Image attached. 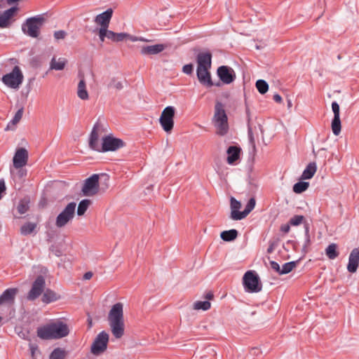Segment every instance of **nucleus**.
Returning a JSON list of instances; mask_svg holds the SVG:
<instances>
[{"label":"nucleus","instance_id":"1","mask_svg":"<svg viewBox=\"0 0 359 359\" xmlns=\"http://www.w3.org/2000/svg\"><path fill=\"white\" fill-rule=\"evenodd\" d=\"M36 332L37 336L41 339H57L67 336L69 330L66 323L57 320L38 327Z\"/></svg>","mask_w":359,"mask_h":359},{"label":"nucleus","instance_id":"2","mask_svg":"<svg viewBox=\"0 0 359 359\" xmlns=\"http://www.w3.org/2000/svg\"><path fill=\"white\" fill-rule=\"evenodd\" d=\"M108 321L114 337L116 339L121 338L125 330L122 303L118 302L112 306L108 314Z\"/></svg>","mask_w":359,"mask_h":359},{"label":"nucleus","instance_id":"3","mask_svg":"<svg viewBox=\"0 0 359 359\" xmlns=\"http://www.w3.org/2000/svg\"><path fill=\"white\" fill-rule=\"evenodd\" d=\"M212 123L217 129V134L225 135L229 130L228 117L224 109V105L220 102H216Z\"/></svg>","mask_w":359,"mask_h":359},{"label":"nucleus","instance_id":"4","mask_svg":"<svg viewBox=\"0 0 359 359\" xmlns=\"http://www.w3.org/2000/svg\"><path fill=\"white\" fill-rule=\"evenodd\" d=\"M46 18L43 15H37L27 18L22 25L23 33L32 38H37L40 34V29L43 27Z\"/></svg>","mask_w":359,"mask_h":359},{"label":"nucleus","instance_id":"5","mask_svg":"<svg viewBox=\"0 0 359 359\" xmlns=\"http://www.w3.org/2000/svg\"><path fill=\"white\" fill-rule=\"evenodd\" d=\"M243 284L247 292L256 293L260 292L262 289L259 278L254 271H248L244 274Z\"/></svg>","mask_w":359,"mask_h":359},{"label":"nucleus","instance_id":"6","mask_svg":"<svg viewBox=\"0 0 359 359\" xmlns=\"http://www.w3.org/2000/svg\"><path fill=\"white\" fill-rule=\"evenodd\" d=\"M24 76L18 66H15L11 72L2 77L3 83L9 88L17 89L22 83Z\"/></svg>","mask_w":359,"mask_h":359},{"label":"nucleus","instance_id":"7","mask_svg":"<svg viewBox=\"0 0 359 359\" xmlns=\"http://www.w3.org/2000/svg\"><path fill=\"white\" fill-rule=\"evenodd\" d=\"M76 204L71 202L67 204L65 209L57 216L55 226L57 228H62L72 220L75 215Z\"/></svg>","mask_w":359,"mask_h":359},{"label":"nucleus","instance_id":"8","mask_svg":"<svg viewBox=\"0 0 359 359\" xmlns=\"http://www.w3.org/2000/svg\"><path fill=\"white\" fill-rule=\"evenodd\" d=\"M175 108L172 106L166 107L162 111L159 122L166 133H170L174 127Z\"/></svg>","mask_w":359,"mask_h":359},{"label":"nucleus","instance_id":"9","mask_svg":"<svg viewBox=\"0 0 359 359\" xmlns=\"http://www.w3.org/2000/svg\"><path fill=\"white\" fill-rule=\"evenodd\" d=\"M109 334L105 331H102L95 337L93 342L90 351L95 355H100L107 348Z\"/></svg>","mask_w":359,"mask_h":359},{"label":"nucleus","instance_id":"10","mask_svg":"<svg viewBox=\"0 0 359 359\" xmlns=\"http://www.w3.org/2000/svg\"><path fill=\"white\" fill-rule=\"evenodd\" d=\"M100 175L94 174L87 178L83 185L81 191L85 196H93L99 191Z\"/></svg>","mask_w":359,"mask_h":359},{"label":"nucleus","instance_id":"11","mask_svg":"<svg viewBox=\"0 0 359 359\" xmlns=\"http://www.w3.org/2000/svg\"><path fill=\"white\" fill-rule=\"evenodd\" d=\"M45 286V278L41 275L38 276L32 285V287L27 295V299L29 301H34L39 298L44 292Z\"/></svg>","mask_w":359,"mask_h":359},{"label":"nucleus","instance_id":"12","mask_svg":"<svg viewBox=\"0 0 359 359\" xmlns=\"http://www.w3.org/2000/svg\"><path fill=\"white\" fill-rule=\"evenodd\" d=\"M125 146V142L119 138L107 135L102 138V152L114 151Z\"/></svg>","mask_w":359,"mask_h":359},{"label":"nucleus","instance_id":"13","mask_svg":"<svg viewBox=\"0 0 359 359\" xmlns=\"http://www.w3.org/2000/svg\"><path fill=\"white\" fill-rule=\"evenodd\" d=\"M113 11L111 8H108L104 12L97 15L95 18V22L100 25L99 29V35L104 33V31L108 28L110 20L112 17Z\"/></svg>","mask_w":359,"mask_h":359},{"label":"nucleus","instance_id":"14","mask_svg":"<svg viewBox=\"0 0 359 359\" xmlns=\"http://www.w3.org/2000/svg\"><path fill=\"white\" fill-rule=\"evenodd\" d=\"M217 75L219 79L226 84H229L236 79L234 70L228 66H221L217 69Z\"/></svg>","mask_w":359,"mask_h":359},{"label":"nucleus","instance_id":"15","mask_svg":"<svg viewBox=\"0 0 359 359\" xmlns=\"http://www.w3.org/2000/svg\"><path fill=\"white\" fill-rule=\"evenodd\" d=\"M332 109L334 113V118L332 121V130L335 135L341 133V126L340 120V108L337 102H332Z\"/></svg>","mask_w":359,"mask_h":359},{"label":"nucleus","instance_id":"16","mask_svg":"<svg viewBox=\"0 0 359 359\" xmlns=\"http://www.w3.org/2000/svg\"><path fill=\"white\" fill-rule=\"evenodd\" d=\"M101 127L100 123L97 121L90 133L89 137V147L95 151L102 152V145L99 143L98 130Z\"/></svg>","mask_w":359,"mask_h":359},{"label":"nucleus","instance_id":"17","mask_svg":"<svg viewBox=\"0 0 359 359\" xmlns=\"http://www.w3.org/2000/svg\"><path fill=\"white\" fill-rule=\"evenodd\" d=\"M28 161V151L25 148H19L16 150L13 156V166L15 168H21L25 166Z\"/></svg>","mask_w":359,"mask_h":359},{"label":"nucleus","instance_id":"18","mask_svg":"<svg viewBox=\"0 0 359 359\" xmlns=\"http://www.w3.org/2000/svg\"><path fill=\"white\" fill-rule=\"evenodd\" d=\"M197 69H210L212 54L210 52L199 53L196 56Z\"/></svg>","mask_w":359,"mask_h":359},{"label":"nucleus","instance_id":"19","mask_svg":"<svg viewBox=\"0 0 359 359\" xmlns=\"http://www.w3.org/2000/svg\"><path fill=\"white\" fill-rule=\"evenodd\" d=\"M129 35L126 33H116L113 31L108 30L107 29L104 31V33L102 35H99L101 41H104L105 38L111 40L114 42H119L125 40Z\"/></svg>","mask_w":359,"mask_h":359},{"label":"nucleus","instance_id":"20","mask_svg":"<svg viewBox=\"0 0 359 359\" xmlns=\"http://www.w3.org/2000/svg\"><path fill=\"white\" fill-rule=\"evenodd\" d=\"M210 69H196V75L199 82L208 87H212L214 83L211 79L210 72H209Z\"/></svg>","mask_w":359,"mask_h":359},{"label":"nucleus","instance_id":"21","mask_svg":"<svg viewBox=\"0 0 359 359\" xmlns=\"http://www.w3.org/2000/svg\"><path fill=\"white\" fill-rule=\"evenodd\" d=\"M359 264V249L354 248L350 253L347 270L350 273H355L357 271Z\"/></svg>","mask_w":359,"mask_h":359},{"label":"nucleus","instance_id":"22","mask_svg":"<svg viewBox=\"0 0 359 359\" xmlns=\"http://www.w3.org/2000/svg\"><path fill=\"white\" fill-rule=\"evenodd\" d=\"M17 10V7H11L0 14V28H7L11 25V19Z\"/></svg>","mask_w":359,"mask_h":359},{"label":"nucleus","instance_id":"23","mask_svg":"<svg viewBox=\"0 0 359 359\" xmlns=\"http://www.w3.org/2000/svg\"><path fill=\"white\" fill-rule=\"evenodd\" d=\"M241 207L240 201H237L235 198L231 197L230 198V208L231 215L230 218L233 220H241V213L239 209Z\"/></svg>","mask_w":359,"mask_h":359},{"label":"nucleus","instance_id":"24","mask_svg":"<svg viewBox=\"0 0 359 359\" xmlns=\"http://www.w3.org/2000/svg\"><path fill=\"white\" fill-rule=\"evenodd\" d=\"M18 292L17 288H8L0 295V304L4 303L13 304Z\"/></svg>","mask_w":359,"mask_h":359},{"label":"nucleus","instance_id":"25","mask_svg":"<svg viewBox=\"0 0 359 359\" xmlns=\"http://www.w3.org/2000/svg\"><path fill=\"white\" fill-rule=\"evenodd\" d=\"M241 151L239 147L230 146L226 150L227 163L230 165L233 164L240 158Z\"/></svg>","mask_w":359,"mask_h":359},{"label":"nucleus","instance_id":"26","mask_svg":"<svg viewBox=\"0 0 359 359\" xmlns=\"http://www.w3.org/2000/svg\"><path fill=\"white\" fill-rule=\"evenodd\" d=\"M165 46L163 44H155L152 46H145L141 48V54L142 55H156L162 52Z\"/></svg>","mask_w":359,"mask_h":359},{"label":"nucleus","instance_id":"27","mask_svg":"<svg viewBox=\"0 0 359 359\" xmlns=\"http://www.w3.org/2000/svg\"><path fill=\"white\" fill-rule=\"evenodd\" d=\"M60 298L56 292L50 289L44 290L42 296V302L45 304H49L58 300Z\"/></svg>","mask_w":359,"mask_h":359},{"label":"nucleus","instance_id":"28","mask_svg":"<svg viewBox=\"0 0 359 359\" xmlns=\"http://www.w3.org/2000/svg\"><path fill=\"white\" fill-rule=\"evenodd\" d=\"M67 60L65 58L60 57L57 60L55 57H53L50 62V69L52 70H62L65 69Z\"/></svg>","mask_w":359,"mask_h":359},{"label":"nucleus","instance_id":"29","mask_svg":"<svg viewBox=\"0 0 359 359\" xmlns=\"http://www.w3.org/2000/svg\"><path fill=\"white\" fill-rule=\"evenodd\" d=\"M77 95L82 100H87L89 98L88 93L86 89V81L82 78L78 84Z\"/></svg>","mask_w":359,"mask_h":359},{"label":"nucleus","instance_id":"30","mask_svg":"<svg viewBox=\"0 0 359 359\" xmlns=\"http://www.w3.org/2000/svg\"><path fill=\"white\" fill-rule=\"evenodd\" d=\"M317 170V166L316 163H310L306 168V169L303 171L301 179L302 180H309L313 177L314 174L316 173Z\"/></svg>","mask_w":359,"mask_h":359},{"label":"nucleus","instance_id":"31","mask_svg":"<svg viewBox=\"0 0 359 359\" xmlns=\"http://www.w3.org/2000/svg\"><path fill=\"white\" fill-rule=\"evenodd\" d=\"M238 232L236 229L224 231L220 233L221 238L226 242L234 241L238 237Z\"/></svg>","mask_w":359,"mask_h":359},{"label":"nucleus","instance_id":"32","mask_svg":"<svg viewBox=\"0 0 359 359\" xmlns=\"http://www.w3.org/2000/svg\"><path fill=\"white\" fill-rule=\"evenodd\" d=\"M246 115H247V120H248V137L250 142L253 144V147H255V137L253 134V128L252 127L250 124V109L248 106H246Z\"/></svg>","mask_w":359,"mask_h":359},{"label":"nucleus","instance_id":"33","mask_svg":"<svg viewBox=\"0 0 359 359\" xmlns=\"http://www.w3.org/2000/svg\"><path fill=\"white\" fill-rule=\"evenodd\" d=\"M325 254L330 259H334L339 256L337 251V245L335 243L330 244L325 249Z\"/></svg>","mask_w":359,"mask_h":359},{"label":"nucleus","instance_id":"34","mask_svg":"<svg viewBox=\"0 0 359 359\" xmlns=\"http://www.w3.org/2000/svg\"><path fill=\"white\" fill-rule=\"evenodd\" d=\"M67 351L61 348H55L50 354L49 359H65Z\"/></svg>","mask_w":359,"mask_h":359},{"label":"nucleus","instance_id":"35","mask_svg":"<svg viewBox=\"0 0 359 359\" xmlns=\"http://www.w3.org/2000/svg\"><path fill=\"white\" fill-rule=\"evenodd\" d=\"M255 199L254 198H250L247 205L245 207L244 210L242 211V213L241 214V219L245 218L250 214V212L255 208Z\"/></svg>","mask_w":359,"mask_h":359},{"label":"nucleus","instance_id":"36","mask_svg":"<svg viewBox=\"0 0 359 359\" xmlns=\"http://www.w3.org/2000/svg\"><path fill=\"white\" fill-rule=\"evenodd\" d=\"M298 261H292L285 263L280 268L279 275H284L291 272L293 269L297 266Z\"/></svg>","mask_w":359,"mask_h":359},{"label":"nucleus","instance_id":"37","mask_svg":"<svg viewBox=\"0 0 359 359\" xmlns=\"http://www.w3.org/2000/svg\"><path fill=\"white\" fill-rule=\"evenodd\" d=\"M91 201L89 199H83L79 203L77 208V215L79 216L83 215L88 210Z\"/></svg>","mask_w":359,"mask_h":359},{"label":"nucleus","instance_id":"38","mask_svg":"<svg viewBox=\"0 0 359 359\" xmlns=\"http://www.w3.org/2000/svg\"><path fill=\"white\" fill-rule=\"evenodd\" d=\"M36 226V225L34 223L27 222L21 226L20 233L24 236L29 235L34 231Z\"/></svg>","mask_w":359,"mask_h":359},{"label":"nucleus","instance_id":"39","mask_svg":"<svg viewBox=\"0 0 359 359\" xmlns=\"http://www.w3.org/2000/svg\"><path fill=\"white\" fill-rule=\"evenodd\" d=\"M309 187V183L307 182H298L293 186V191L296 194H301L305 191Z\"/></svg>","mask_w":359,"mask_h":359},{"label":"nucleus","instance_id":"40","mask_svg":"<svg viewBox=\"0 0 359 359\" xmlns=\"http://www.w3.org/2000/svg\"><path fill=\"white\" fill-rule=\"evenodd\" d=\"M256 88L259 93L264 95L269 90V84L262 79H259L256 82Z\"/></svg>","mask_w":359,"mask_h":359},{"label":"nucleus","instance_id":"41","mask_svg":"<svg viewBox=\"0 0 359 359\" xmlns=\"http://www.w3.org/2000/svg\"><path fill=\"white\" fill-rule=\"evenodd\" d=\"M211 306L210 302L208 301H198L194 304V309L196 310L207 311Z\"/></svg>","mask_w":359,"mask_h":359},{"label":"nucleus","instance_id":"42","mask_svg":"<svg viewBox=\"0 0 359 359\" xmlns=\"http://www.w3.org/2000/svg\"><path fill=\"white\" fill-rule=\"evenodd\" d=\"M29 202L25 200H21L18 206L17 211L19 215L25 214L29 209Z\"/></svg>","mask_w":359,"mask_h":359},{"label":"nucleus","instance_id":"43","mask_svg":"<svg viewBox=\"0 0 359 359\" xmlns=\"http://www.w3.org/2000/svg\"><path fill=\"white\" fill-rule=\"evenodd\" d=\"M22 114H23V108H20V109H18L17 111V112L15 113V114L14 117L13 118V119L8 124L6 129H9L10 128L11 124H12L13 126L17 124L20 121V119L22 118Z\"/></svg>","mask_w":359,"mask_h":359},{"label":"nucleus","instance_id":"44","mask_svg":"<svg viewBox=\"0 0 359 359\" xmlns=\"http://www.w3.org/2000/svg\"><path fill=\"white\" fill-rule=\"evenodd\" d=\"M304 219L303 215H294L290 219L289 223L292 226H297L303 222Z\"/></svg>","mask_w":359,"mask_h":359},{"label":"nucleus","instance_id":"45","mask_svg":"<svg viewBox=\"0 0 359 359\" xmlns=\"http://www.w3.org/2000/svg\"><path fill=\"white\" fill-rule=\"evenodd\" d=\"M109 86L115 88L117 90H121L123 88L122 82L116 80V79H111Z\"/></svg>","mask_w":359,"mask_h":359},{"label":"nucleus","instance_id":"46","mask_svg":"<svg viewBox=\"0 0 359 359\" xmlns=\"http://www.w3.org/2000/svg\"><path fill=\"white\" fill-rule=\"evenodd\" d=\"M193 71L194 65L191 63L185 65L182 67V72L186 74L190 75L193 73Z\"/></svg>","mask_w":359,"mask_h":359},{"label":"nucleus","instance_id":"47","mask_svg":"<svg viewBox=\"0 0 359 359\" xmlns=\"http://www.w3.org/2000/svg\"><path fill=\"white\" fill-rule=\"evenodd\" d=\"M67 33L63 30L55 31L54 32V37L55 39H63L65 38Z\"/></svg>","mask_w":359,"mask_h":359},{"label":"nucleus","instance_id":"48","mask_svg":"<svg viewBox=\"0 0 359 359\" xmlns=\"http://www.w3.org/2000/svg\"><path fill=\"white\" fill-rule=\"evenodd\" d=\"M305 236H306V244L304 247H306L310 243V236H309V227L308 224H305Z\"/></svg>","mask_w":359,"mask_h":359},{"label":"nucleus","instance_id":"49","mask_svg":"<svg viewBox=\"0 0 359 359\" xmlns=\"http://www.w3.org/2000/svg\"><path fill=\"white\" fill-rule=\"evenodd\" d=\"M270 266L273 270H274L279 274L280 267V265L276 262H275V261L270 262Z\"/></svg>","mask_w":359,"mask_h":359},{"label":"nucleus","instance_id":"50","mask_svg":"<svg viewBox=\"0 0 359 359\" xmlns=\"http://www.w3.org/2000/svg\"><path fill=\"white\" fill-rule=\"evenodd\" d=\"M6 190L5 182L3 180H0V199L2 198V193Z\"/></svg>","mask_w":359,"mask_h":359},{"label":"nucleus","instance_id":"51","mask_svg":"<svg viewBox=\"0 0 359 359\" xmlns=\"http://www.w3.org/2000/svg\"><path fill=\"white\" fill-rule=\"evenodd\" d=\"M290 224H284L280 227V231L285 233H288L290 231Z\"/></svg>","mask_w":359,"mask_h":359},{"label":"nucleus","instance_id":"52","mask_svg":"<svg viewBox=\"0 0 359 359\" xmlns=\"http://www.w3.org/2000/svg\"><path fill=\"white\" fill-rule=\"evenodd\" d=\"M273 99L276 102L280 103L282 101V97L279 94H275L273 96Z\"/></svg>","mask_w":359,"mask_h":359},{"label":"nucleus","instance_id":"53","mask_svg":"<svg viewBox=\"0 0 359 359\" xmlns=\"http://www.w3.org/2000/svg\"><path fill=\"white\" fill-rule=\"evenodd\" d=\"M93 273L91 271H88L84 273L83 279L84 280H90L93 277Z\"/></svg>","mask_w":359,"mask_h":359},{"label":"nucleus","instance_id":"54","mask_svg":"<svg viewBox=\"0 0 359 359\" xmlns=\"http://www.w3.org/2000/svg\"><path fill=\"white\" fill-rule=\"evenodd\" d=\"M213 297H214V294H213V293H212V292H210H210H207V293L205 294V298L206 299H208V300H211V299H213Z\"/></svg>","mask_w":359,"mask_h":359},{"label":"nucleus","instance_id":"55","mask_svg":"<svg viewBox=\"0 0 359 359\" xmlns=\"http://www.w3.org/2000/svg\"><path fill=\"white\" fill-rule=\"evenodd\" d=\"M257 129H259L261 133H263V128L261 124L258 123L257 127L255 126L254 130H256Z\"/></svg>","mask_w":359,"mask_h":359},{"label":"nucleus","instance_id":"56","mask_svg":"<svg viewBox=\"0 0 359 359\" xmlns=\"http://www.w3.org/2000/svg\"><path fill=\"white\" fill-rule=\"evenodd\" d=\"M257 129H259L261 133H263V128L261 124L258 123L257 127L255 126L254 130H256Z\"/></svg>","mask_w":359,"mask_h":359},{"label":"nucleus","instance_id":"57","mask_svg":"<svg viewBox=\"0 0 359 359\" xmlns=\"http://www.w3.org/2000/svg\"><path fill=\"white\" fill-rule=\"evenodd\" d=\"M257 129H259L261 133H263V128L261 124L258 123L257 127L255 126L254 130H256Z\"/></svg>","mask_w":359,"mask_h":359},{"label":"nucleus","instance_id":"58","mask_svg":"<svg viewBox=\"0 0 359 359\" xmlns=\"http://www.w3.org/2000/svg\"><path fill=\"white\" fill-rule=\"evenodd\" d=\"M252 351H253V354H258L259 353V349L257 348H253L252 349Z\"/></svg>","mask_w":359,"mask_h":359},{"label":"nucleus","instance_id":"59","mask_svg":"<svg viewBox=\"0 0 359 359\" xmlns=\"http://www.w3.org/2000/svg\"><path fill=\"white\" fill-rule=\"evenodd\" d=\"M101 177H104V180H106V181H107L109 180V177H108L107 175H106V174H102Z\"/></svg>","mask_w":359,"mask_h":359},{"label":"nucleus","instance_id":"60","mask_svg":"<svg viewBox=\"0 0 359 359\" xmlns=\"http://www.w3.org/2000/svg\"><path fill=\"white\" fill-rule=\"evenodd\" d=\"M88 321L89 327H92V320L90 318H88Z\"/></svg>","mask_w":359,"mask_h":359},{"label":"nucleus","instance_id":"61","mask_svg":"<svg viewBox=\"0 0 359 359\" xmlns=\"http://www.w3.org/2000/svg\"><path fill=\"white\" fill-rule=\"evenodd\" d=\"M287 105H288V107H290L292 106V102L290 100L287 101Z\"/></svg>","mask_w":359,"mask_h":359},{"label":"nucleus","instance_id":"62","mask_svg":"<svg viewBox=\"0 0 359 359\" xmlns=\"http://www.w3.org/2000/svg\"><path fill=\"white\" fill-rule=\"evenodd\" d=\"M31 351H32V355H34V347H32V348H31Z\"/></svg>","mask_w":359,"mask_h":359},{"label":"nucleus","instance_id":"63","mask_svg":"<svg viewBox=\"0 0 359 359\" xmlns=\"http://www.w3.org/2000/svg\"><path fill=\"white\" fill-rule=\"evenodd\" d=\"M268 252H271L272 251V247H269L267 250Z\"/></svg>","mask_w":359,"mask_h":359}]
</instances>
